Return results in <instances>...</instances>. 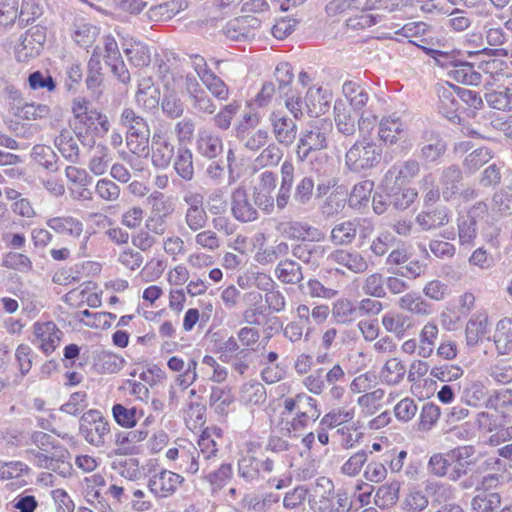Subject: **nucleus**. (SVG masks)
I'll return each mask as SVG.
<instances>
[{"mask_svg":"<svg viewBox=\"0 0 512 512\" xmlns=\"http://www.w3.org/2000/svg\"><path fill=\"white\" fill-rule=\"evenodd\" d=\"M33 335L32 343L49 355L59 346L63 332L53 321H38L33 325Z\"/></svg>","mask_w":512,"mask_h":512,"instance_id":"13","label":"nucleus"},{"mask_svg":"<svg viewBox=\"0 0 512 512\" xmlns=\"http://www.w3.org/2000/svg\"><path fill=\"white\" fill-rule=\"evenodd\" d=\"M381 323L387 332L394 334L398 339H402L412 327L409 316L392 311L383 315Z\"/></svg>","mask_w":512,"mask_h":512,"instance_id":"33","label":"nucleus"},{"mask_svg":"<svg viewBox=\"0 0 512 512\" xmlns=\"http://www.w3.org/2000/svg\"><path fill=\"white\" fill-rule=\"evenodd\" d=\"M330 258L335 263L356 274L364 273L369 268L367 259L357 251L339 249L331 253Z\"/></svg>","mask_w":512,"mask_h":512,"instance_id":"25","label":"nucleus"},{"mask_svg":"<svg viewBox=\"0 0 512 512\" xmlns=\"http://www.w3.org/2000/svg\"><path fill=\"white\" fill-rule=\"evenodd\" d=\"M112 415L117 424L125 428H132L137 421L144 417V411L136 407L127 408L122 404H115L112 407Z\"/></svg>","mask_w":512,"mask_h":512,"instance_id":"46","label":"nucleus"},{"mask_svg":"<svg viewBox=\"0 0 512 512\" xmlns=\"http://www.w3.org/2000/svg\"><path fill=\"white\" fill-rule=\"evenodd\" d=\"M501 504V496L497 492L480 493L471 500V509L475 512H493Z\"/></svg>","mask_w":512,"mask_h":512,"instance_id":"52","label":"nucleus"},{"mask_svg":"<svg viewBox=\"0 0 512 512\" xmlns=\"http://www.w3.org/2000/svg\"><path fill=\"white\" fill-rule=\"evenodd\" d=\"M461 171L457 166H449L443 169L440 183L442 186L443 198L449 200L459 190V182L461 180Z\"/></svg>","mask_w":512,"mask_h":512,"instance_id":"48","label":"nucleus"},{"mask_svg":"<svg viewBox=\"0 0 512 512\" xmlns=\"http://www.w3.org/2000/svg\"><path fill=\"white\" fill-rule=\"evenodd\" d=\"M418 157L425 163H437L445 154L447 145L438 132L426 130L418 144Z\"/></svg>","mask_w":512,"mask_h":512,"instance_id":"14","label":"nucleus"},{"mask_svg":"<svg viewBox=\"0 0 512 512\" xmlns=\"http://www.w3.org/2000/svg\"><path fill=\"white\" fill-rule=\"evenodd\" d=\"M235 402L232 389L228 386H213L209 397V405L219 415H227L229 407Z\"/></svg>","mask_w":512,"mask_h":512,"instance_id":"32","label":"nucleus"},{"mask_svg":"<svg viewBox=\"0 0 512 512\" xmlns=\"http://www.w3.org/2000/svg\"><path fill=\"white\" fill-rule=\"evenodd\" d=\"M163 82L167 92H165L161 103L162 110L170 118H178L184 113V103L175 93V84L171 86L168 76H163Z\"/></svg>","mask_w":512,"mask_h":512,"instance_id":"36","label":"nucleus"},{"mask_svg":"<svg viewBox=\"0 0 512 512\" xmlns=\"http://www.w3.org/2000/svg\"><path fill=\"white\" fill-rule=\"evenodd\" d=\"M126 144L131 153L147 157L149 155V132L127 133Z\"/></svg>","mask_w":512,"mask_h":512,"instance_id":"63","label":"nucleus"},{"mask_svg":"<svg viewBox=\"0 0 512 512\" xmlns=\"http://www.w3.org/2000/svg\"><path fill=\"white\" fill-rule=\"evenodd\" d=\"M195 149L200 156L214 159L223 152L222 138L209 129L201 128L196 136Z\"/></svg>","mask_w":512,"mask_h":512,"instance_id":"17","label":"nucleus"},{"mask_svg":"<svg viewBox=\"0 0 512 512\" xmlns=\"http://www.w3.org/2000/svg\"><path fill=\"white\" fill-rule=\"evenodd\" d=\"M283 157V151L276 143L265 145L263 150L254 159L256 168L277 166Z\"/></svg>","mask_w":512,"mask_h":512,"instance_id":"51","label":"nucleus"},{"mask_svg":"<svg viewBox=\"0 0 512 512\" xmlns=\"http://www.w3.org/2000/svg\"><path fill=\"white\" fill-rule=\"evenodd\" d=\"M406 372L404 362L397 357H393L388 359L381 368L380 379L386 385L395 386L403 381Z\"/></svg>","mask_w":512,"mask_h":512,"instance_id":"35","label":"nucleus"},{"mask_svg":"<svg viewBox=\"0 0 512 512\" xmlns=\"http://www.w3.org/2000/svg\"><path fill=\"white\" fill-rule=\"evenodd\" d=\"M346 200V190L341 186L336 187L321 205V213L327 218L338 215L344 209Z\"/></svg>","mask_w":512,"mask_h":512,"instance_id":"41","label":"nucleus"},{"mask_svg":"<svg viewBox=\"0 0 512 512\" xmlns=\"http://www.w3.org/2000/svg\"><path fill=\"white\" fill-rule=\"evenodd\" d=\"M240 398L247 405L261 406L267 400L266 389L256 380L248 381L241 386Z\"/></svg>","mask_w":512,"mask_h":512,"instance_id":"39","label":"nucleus"},{"mask_svg":"<svg viewBox=\"0 0 512 512\" xmlns=\"http://www.w3.org/2000/svg\"><path fill=\"white\" fill-rule=\"evenodd\" d=\"M424 492L432 500V506H438L455 498V488L448 483L427 480Z\"/></svg>","mask_w":512,"mask_h":512,"instance_id":"34","label":"nucleus"},{"mask_svg":"<svg viewBox=\"0 0 512 512\" xmlns=\"http://www.w3.org/2000/svg\"><path fill=\"white\" fill-rule=\"evenodd\" d=\"M374 183L371 180H364L354 185L350 197L349 205L353 208L365 206L373 191Z\"/></svg>","mask_w":512,"mask_h":512,"instance_id":"55","label":"nucleus"},{"mask_svg":"<svg viewBox=\"0 0 512 512\" xmlns=\"http://www.w3.org/2000/svg\"><path fill=\"white\" fill-rule=\"evenodd\" d=\"M384 396L385 391L381 388H377L358 397L357 404L361 407L362 413L365 416H371L382 408Z\"/></svg>","mask_w":512,"mask_h":512,"instance_id":"49","label":"nucleus"},{"mask_svg":"<svg viewBox=\"0 0 512 512\" xmlns=\"http://www.w3.org/2000/svg\"><path fill=\"white\" fill-rule=\"evenodd\" d=\"M79 432L90 445L102 447L110 433V425L100 411L91 409L81 416Z\"/></svg>","mask_w":512,"mask_h":512,"instance_id":"7","label":"nucleus"},{"mask_svg":"<svg viewBox=\"0 0 512 512\" xmlns=\"http://www.w3.org/2000/svg\"><path fill=\"white\" fill-rule=\"evenodd\" d=\"M11 512H44L37 497L31 494V489L17 494L9 503Z\"/></svg>","mask_w":512,"mask_h":512,"instance_id":"45","label":"nucleus"},{"mask_svg":"<svg viewBox=\"0 0 512 512\" xmlns=\"http://www.w3.org/2000/svg\"><path fill=\"white\" fill-rule=\"evenodd\" d=\"M25 454L27 460L37 468L53 471L63 477L69 475L72 469L68 461L69 452L64 448L50 452L27 449Z\"/></svg>","mask_w":512,"mask_h":512,"instance_id":"6","label":"nucleus"},{"mask_svg":"<svg viewBox=\"0 0 512 512\" xmlns=\"http://www.w3.org/2000/svg\"><path fill=\"white\" fill-rule=\"evenodd\" d=\"M329 131L330 125L323 120L316 121L302 130L296 149L298 160L304 162L312 152L325 149Z\"/></svg>","mask_w":512,"mask_h":512,"instance_id":"4","label":"nucleus"},{"mask_svg":"<svg viewBox=\"0 0 512 512\" xmlns=\"http://www.w3.org/2000/svg\"><path fill=\"white\" fill-rule=\"evenodd\" d=\"M314 180L311 177H303L296 185L292 204L299 206L308 205L314 195Z\"/></svg>","mask_w":512,"mask_h":512,"instance_id":"59","label":"nucleus"},{"mask_svg":"<svg viewBox=\"0 0 512 512\" xmlns=\"http://www.w3.org/2000/svg\"><path fill=\"white\" fill-rule=\"evenodd\" d=\"M148 436L146 429L119 432L115 435L116 455H128L133 452L134 445L145 440Z\"/></svg>","mask_w":512,"mask_h":512,"instance_id":"37","label":"nucleus"},{"mask_svg":"<svg viewBox=\"0 0 512 512\" xmlns=\"http://www.w3.org/2000/svg\"><path fill=\"white\" fill-rule=\"evenodd\" d=\"M481 469L485 472H491L484 475L481 480L478 481L476 490L487 492L497 488L503 479V476L497 473L504 469L503 462L499 458H488L482 463Z\"/></svg>","mask_w":512,"mask_h":512,"instance_id":"26","label":"nucleus"},{"mask_svg":"<svg viewBox=\"0 0 512 512\" xmlns=\"http://www.w3.org/2000/svg\"><path fill=\"white\" fill-rule=\"evenodd\" d=\"M385 285V276L382 273L374 272L365 277L361 289L365 295L384 298L386 296Z\"/></svg>","mask_w":512,"mask_h":512,"instance_id":"53","label":"nucleus"},{"mask_svg":"<svg viewBox=\"0 0 512 512\" xmlns=\"http://www.w3.org/2000/svg\"><path fill=\"white\" fill-rule=\"evenodd\" d=\"M55 145L64 158L75 163L79 159V147L73 132L63 129L55 139Z\"/></svg>","mask_w":512,"mask_h":512,"instance_id":"44","label":"nucleus"},{"mask_svg":"<svg viewBox=\"0 0 512 512\" xmlns=\"http://www.w3.org/2000/svg\"><path fill=\"white\" fill-rule=\"evenodd\" d=\"M283 407L284 412L282 414H293L291 421L286 423V430L289 435L292 432L305 429L310 421H316L321 415L317 400L304 392L286 397L283 401Z\"/></svg>","mask_w":512,"mask_h":512,"instance_id":"1","label":"nucleus"},{"mask_svg":"<svg viewBox=\"0 0 512 512\" xmlns=\"http://www.w3.org/2000/svg\"><path fill=\"white\" fill-rule=\"evenodd\" d=\"M103 56L105 62H113L118 60L121 56L118 43L115 37L111 34H107L102 38V46H96L93 52V57Z\"/></svg>","mask_w":512,"mask_h":512,"instance_id":"60","label":"nucleus"},{"mask_svg":"<svg viewBox=\"0 0 512 512\" xmlns=\"http://www.w3.org/2000/svg\"><path fill=\"white\" fill-rule=\"evenodd\" d=\"M173 168L176 174L185 181H191L194 178L193 153L188 147L179 146L177 148Z\"/></svg>","mask_w":512,"mask_h":512,"instance_id":"31","label":"nucleus"},{"mask_svg":"<svg viewBox=\"0 0 512 512\" xmlns=\"http://www.w3.org/2000/svg\"><path fill=\"white\" fill-rule=\"evenodd\" d=\"M125 364L124 358L114 353L103 352L98 356L96 367L101 373L113 374L118 373Z\"/></svg>","mask_w":512,"mask_h":512,"instance_id":"58","label":"nucleus"},{"mask_svg":"<svg viewBox=\"0 0 512 512\" xmlns=\"http://www.w3.org/2000/svg\"><path fill=\"white\" fill-rule=\"evenodd\" d=\"M420 172V164L417 160L409 159L400 165H393L385 173L383 185L390 193H395L403 185L408 184Z\"/></svg>","mask_w":512,"mask_h":512,"instance_id":"10","label":"nucleus"},{"mask_svg":"<svg viewBox=\"0 0 512 512\" xmlns=\"http://www.w3.org/2000/svg\"><path fill=\"white\" fill-rule=\"evenodd\" d=\"M382 148L373 139L363 136L345 153V166L353 173L375 168L381 161Z\"/></svg>","mask_w":512,"mask_h":512,"instance_id":"2","label":"nucleus"},{"mask_svg":"<svg viewBox=\"0 0 512 512\" xmlns=\"http://www.w3.org/2000/svg\"><path fill=\"white\" fill-rule=\"evenodd\" d=\"M437 93L439 97L440 113L453 123L459 122V97L457 95L456 85L450 83L441 85L437 88Z\"/></svg>","mask_w":512,"mask_h":512,"instance_id":"18","label":"nucleus"},{"mask_svg":"<svg viewBox=\"0 0 512 512\" xmlns=\"http://www.w3.org/2000/svg\"><path fill=\"white\" fill-rule=\"evenodd\" d=\"M474 452L472 446H460L453 449L450 481L458 482L467 475L470 467L474 464V461L470 459Z\"/></svg>","mask_w":512,"mask_h":512,"instance_id":"21","label":"nucleus"},{"mask_svg":"<svg viewBox=\"0 0 512 512\" xmlns=\"http://www.w3.org/2000/svg\"><path fill=\"white\" fill-rule=\"evenodd\" d=\"M332 101V94L321 87L309 88L305 96V107L308 115L318 117L325 114Z\"/></svg>","mask_w":512,"mask_h":512,"instance_id":"23","label":"nucleus"},{"mask_svg":"<svg viewBox=\"0 0 512 512\" xmlns=\"http://www.w3.org/2000/svg\"><path fill=\"white\" fill-rule=\"evenodd\" d=\"M276 174L272 171H264L258 176V183L254 186L253 196L255 203L264 209L272 207L274 198L272 193L276 187Z\"/></svg>","mask_w":512,"mask_h":512,"instance_id":"20","label":"nucleus"},{"mask_svg":"<svg viewBox=\"0 0 512 512\" xmlns=\"http://www.w3.org/2000/svg\"><path fill=\"white\" fill-rule=\"evenodd\" d=\"M399 307L418 316L431 314V304L426 302L419 294L406 293L399 299Z\"/></svg>","mask_w":512,"mask_h":512,"instance_id":"47","label":"nucleus"},{"mask_svg":"<svg viewBox=\"0 0 512 512\" xmlns=\"http://www.w3.org/2000/svg\"><path fill=\"white\" fill-rule=\"evenodd\" d=\"M399 491V481H392L379 486L375 491L374 504L380 509L392 507L399 499Z\"/></svg>","mask_w":512,"mask_h":512,"instance_id":"40","label":"nucleus"},{"mask_svg":"<svg viewBox=\"0 0 512 512\" xmlns=\"http://www.w3.org/2000/svg\"><path fill=\"white\" fill-rule=\"evenodd\" d=\"M122 48L130 62L135 67H144L150 63V51L146 44L133 38L122 36Z\"/></svg>","mask_w":512,"mask_h":512,"instance_id":"22","label":"nucleus"},{"mask_svg":"<svg viewBox=\"0 0 512 512\" xmlns=\"http://www.w3.org/2000/svg\"><path fill=\"white\" fill-rule=\"evenodd\" d=\"M74 133L77 139L83 144L93 146L95 140L93 134L103 136L110 129L108 117L97 109L90 110L88 113L74 121Z\"/></svg>","mask_w":512,"mask_h":512,"instance_id":"5","label":"nucleus"},{"mask_svg":"<svg viewBox=\"0 0 512 512\" xmlns=\"http://www.w3.org/2000/svg\"><path fill=\"white\" fill-rule=\"evenodd\" d=\"M275 274L285 284H297L303 280L301 265L290 259L280 261L275 269Z\"/></svg>","mask_w":512,"mask_h":512,"instance_id":"42","label":"nucleus"},{"mask_svg":"<svg viewBox=\"0 0 512 512\" xmlns=\"http://www.w3.org/2000/svg\"><path fill=\"white\" fill-rule=\"evenodd\" d=\"M488 333V316L484 312L475 313L468 320L465 328L466 344L476 346Z\"/></svg>","mask_w":512,"mask_h":512,"instance_id":"27","label":"nucleus"},{"mask_svg":"<svg viewBox=\"0 0 512 512\" xmlns=\"http://www.w3.org/2000/svg\"><path fill=\"white\" fill-rule=\"evenodd\" d=\"M146 201L151 209L149 218L152 222L162 221L173 211L172 203L166 200L161 192L150 194Z\"/></svg>","mask_w":512,"mask_h":512,"instance_id":"43","label":"nucleus"},{"mask_svg":"<svg viewBox=\"0 0 512 512\" xmlns=\"http://www.w3.org/2000/svg\"><path fill=\"white\" fill-rule=\"evenodd\" d=\"M407 127L395 114L383 117L379 122L378 136L387 145H394L398 142Z\"/></svg>","mask_w":512,"mask_h":512,"instance_id":"24","label":"nucleus"},{"mask_svg":"<svg viewBox=\"0 0 512 512\" xmlns=\"http://www.w3.org/2000/svg\"><path fill=\"white\" fill-rule=\"evenodd\" d=\"M268 121L272 134L279 145L290 147L298 135V126L294 119L288 117L281 110H274L270 113Z\"/></svg>","mask_w":512,"mask_h":512,"instance_id":"12","label":"nucleus"},{"mask_svg":"<svg viewBox=\"0 0 512 512\" xmlns=\"http://www.w3.org/2000/svg\"><path fill=\"white\" fill-rule=\"evenodd\" d=\"M275 467V460L270 457L258 458L247 454L239 458L237 463L238 476L248 484H254L262 479L263 474H270Z\"/></svg>","mask_w":512,"mask_h":512,"instance_id":"9","label":"nucleus"},{"mask_svg":"<svg viewBox=\"0 0 512 512\" xmlns=\"http://www.w3.org/2000/svg\"><path fill=\"white\" fill-rule=\"evenodd\" d=\"M334 121L338 132L352 136L356 132V119L351 115L349 107L342 100L335 101Z\"/></svg>","mask_w":512,"mask_h":512,"instance_id":"29","label":"nucleus"},{"mask_svg":"<svg viewBox=\"0 0 512 512\" xmlns=\"http://www.w3.org/2000/svg\"><path fill=\"white\" fill-rule=\"evenodd\" d=\"M174 156V145L161 130L155 131L151 142V162L154 167L166 169Z\"/></svg>","mask_w":512,"mask_h":512,"instance_id":"15","label":"nucleus"},{"mask_svg":"<svg viewBox=\"0 0 512 512\" xmlns=\"http://www.w3.org/2000/svg\"><path fill=\"white\" fill-rule=\"evenodd\" d=\"M342 91L355 111H364V108L367 106L370 99V94L367 88L356 82L346 81L342 86Z\"/></svg>","mask_w":512,"mask_h":512,"instance_id":"30","label":"nucleus"},{"mask_svg":"<svg viewBox=\"0 0 512 512\" xmlns=\"http://www.w3.org/2000/svg\"><path fill=\"white\" fill-rule=\"evenodd\" d=\"M332 316L338 323H349L357 317V308L348 299H338L332 307Z\"/></svg>","mask_w":512,"mask_h":512,"instance_id":"57","label":"nucleus"},{"mask_svg":"<svg viewBox=\"0 0 512 512\" xmlns=\"http://www.w3.org/2000/svg\"><path fill=\"white\" fill-rule=\"evenodd\" d=\"M46 42V29L33 26L23 33L14 46L15 58L18 62L28 63L37 58Z\"/></svg>","mask_w":512,"mask_h":512,"instance_id":"8","label":"nucleus"},{"mask_svg":"<svg viewBox=\"0 0 512 512\" xmlns=\"http://www.w3.org/2000/svg\"><path fill=\"white\" fill-rule=\"evenodd\" d=\"M505 63L498 59H491L478 64V71L482 73V82L492 85L504 76Z\"/></svg>","mask_w":512,"mask_h":512,"instance_id":"50","label":"nucleus"},{"mask_svg":"<svg viewBox=\"0 0 512 512\" xmlns=\"http://www.w3.org/2000/svg\"><path fill=\"white\" fill-rule=\"evenodd\" d=\"M11 112L22 120H39L50 115V107L41 103L24 102L21 93L14 89L7 91Z\"/></svg>","mask_w":512,"mask_h":512,"instance_id":"11","label":"nucleus"},{"mask_svg":"<svg viewBox=\"0 0 512 512\" xmlns=\"http://www.w3.org/2000/svg\"><path fill=\"white\" fill-rule=\"evenodd\" d=\"M111 160L109 149L99 145L89 161L88 168L96 176L103 175L107 171Z\"/></svg>","mask_w":512,"mask_h":512,"instance_id":"61","label":"nucleus"},{"mask_svg":"<svg viewBox=\"0 0 512 512\" xmlns=\"http://www.w3.org/2000/svg\"><path fill=\"white\" fill-rule=\"evenodd\" d=\"M236 139L249 151H258L268 143L270 135L267 129L258 128L251 130L245 124L236 125L235 129Z\"/></svg>","mask_w":512,"mask_h":512,"instance_id":"19","label":"nucleus"},{"mask_svg":"<svg viewBox=\"0 0 512 512\" xmlns=\"http://www.w3.org/2000/svg\"><path fill=\"white\" fill-rule=\"evenodd\" d=\"M452 453L453 449L431 455L427 463L428 473L438 478L447 477L449 479L453 459Z\"/></svg>","mask_w":512,"mask_h":512,"instance_id":"38","label":"nucleus"},{"mask_svg":"<svg viewBox=\"0 0 512 512\" xmlns=\"http://www.w3.org/2000/svg\"><path fill=\"white\" fill-rule=\"evenodd\" d=\"M183 482V477L168 470H162L152 475L148 482L151 493L159 498H166L172 495Z\"/></svg>","mask_w":512,"mask_h":512,"instance_id":"16","label":"nucleus"},{"mask_svg":"<svg viewBox=\"0 0 512 512\" xmlns=\"http://www.w3.org/2000/svg\"><path fill=\"white\" fill-rule=\"evenodd\" d=\"M448 76L454 81L465 85L477 86L482 83V73L478 71V67L469 62L452 63Z\"/></svg>","mask_w":512,"mask_h":512,"instance_id":"28","label":"nucleus"},{"mask_svg":"<svg viewBox=\"0 0 512 512\" xmlns=\"http://www.w3.org/2000/svg\"><path fill=\"white\" fill-rule=\"evenodd\" d=\"M216 353L222 362L230 364L232 370L239 375H245L253 364L252 350L241 347L238 338L234 336L220 341Z\"/></svg>","mask_w":512,"mask_h":512,"instance_id":"3","label":"nucleus"},{"mask_svg":"<svg viewBox=\"0 0 512 512\" xmlns=\"http://www.w3.org/2000/svg\"><path fill=\"white\" fill-rule=\"evenodd\" d=\"M289 247L287 243L280 242L275 246L266 247L264 249L259 248L255 254V260L261 265H267L275 262L279 257L287 255Z\"/></svg>","mask_w":512,"mask_h":512,"instance_id":"62","label":"nucleus"},{"mask_svg":"<svg viewBox=\"0 0 512 512\" xmlns=\"http://www.w3.org/2000/svg\"><path fill=\"white\" fill-rule=\"evenodd\" d=\"M2 266L23 274H27L33 270L32 261L27 255L12 251L3 256Z\"/></svg>","mask_w":512,"mask_h":512,"instance_id":"54","label":"nucleus"},{"mask_svg":"<svg viewBox=\"0 0 512 512\" xmlns=\"http://www.w3.org/2000/svg\"><path fill=\"white\" fill-rule=\"evenodd\" d=\"M121 124L127 129V133L149 132V127L143 117L137 115L131 108H125L120 116Z\"/></svg>","mask_w":512,"mask_h":512,"instance_id":"56","label":"nucleus"},{"mask_svg":"<svg viewBox=\"0 0 512 512\" xmlns=\"http://www.w3.org/2000/svg\"><path fill=\"white\" fill-rule=\"evenodd\" d=\"M488 105L497 110H512V91L505 88L501 91H492L485 95Z\"/></svg>","mask_w":512,"mask_h":512,"instance_id":"64","label":"nucleus"}]
</instances>
